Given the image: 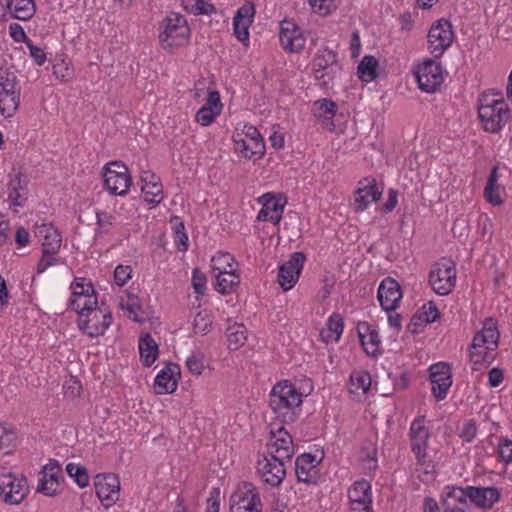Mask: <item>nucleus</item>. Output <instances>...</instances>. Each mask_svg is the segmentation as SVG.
<instances>
[{
	"label": "nucleus",
	"mask_w": 512,
	"mask_h": 512,
	"mask_svg": "<svg viewBox=\"0 0 512 512\" xmlns=\"http://www.w3.org/2000/svg\"><path fill=\"white\" fill-rule=\"evenodd\" d=\"M302 394L285 380L276 384L270 393L269 406L283 424L293 423L300 414Z\"/></svg>",
	"instance_id": "f257e3e1"
},
{
	"label": "nucleus",
	"mask_w": 512,
	"mask_h": 512,
	"mask_svg": "<svg viewBox=\"0 0 512 512\" xmlns=\"http://www.w3.org/2000/svg\"><path fill=\"white\" fill-rule=\"evenodd\" d=\"M71 289L69 307L77 312L80 318L101 308L98 306L97 292L90 281L86 282L85 278H75Z\"/></svg>",
	"instance_id": "f03ea898"
},
{
	"label": "nucleus",
	"mask_w": 512,
	"mask_h": 512,
	"mask_svg": "<svg viewBox=\"0 0 512 512\" xmlns=\"http://www.w3.org/2000/svg\"><path fill=\"white\" fill-rule=\"evenodd\" d=\"M164 30L159 34L164 49L183 46L188 39L190 29L186 19L180 14H171L163 21Z\"/></svg>",
	"instance_id": "7ed1b4c3"
},
{
	"label": "nucleus",
	"mask_w": 512,
	"mask_h": 512,
	"mask_svg": "<svg viewBox=\"0 0 512 512\" xmlns=\"http://www.w3.org/2000/svg\"><path fill=\"white\" fill-rule=\"evenodd\" d=\"M233 142L235 150L244 158L251 159L253 156L261 158L264 154L263 138L253 125L246 124L242 133L234 134Z\"/></svg>",
	"instance_id": "20e7f679"
},
{
	"label": "nucleus",
	"mask_w": 512,
	"mask_h": 512,
	"mask_svg": "<svg viewBox=\"0 0 512 512\" xmlns=\"http://www.w3.org/2000/svg\"><path fill=\"white\" fill-rule=\"evenodd\" d=\"M20 87L13 72H5L0 77V112L6 117H12L20 105Z\"/></svg>",
	"instance_id": "39448f33"
},
{
	"label": "nucleus",
	"mask_w": 512,
	"mask_h": 512,
	"mask_svg": "<svg viewBox=\"0 0 512 512\" xmlns=\"http://www.w3.org/2000/svg\"><path fill=\"white\" fill-rule=\"evenodd\" d=\"M230 512H262V503L256 487L244 482L230 497Z\"/></svg>",
	"instance_id": "423d86ee"
},
{
	"label": "nucleus",
	"mask_w": 512,
	"mask_h": 512,
	"mask_svg": "<svg viewBox=\"0 0 512 512\" xmlns=\"http://www.w3.org/2000/svg\"><path fill=\"white\" fill-rule=\"evenodd\" d=\"M103 177L105 188L114 195H125L132 184L128 168L118 161H113L106 165Z\"/></svg>",
	"instance_id": "0eeeda50"
},
{
	"label": "nucleus",
	"mask_w": 512,
	"mask_h": 512,
	"mask_svg": "<svg viewBox=\"0 0 512 512\" xmlns=\"http://www.w3.org/2000/svg\"><path fill=\"white\" fill-rule=\"evenodd\" d=\"M312 64L315 79L322 88H328L338 69L336 53L327 48L319 50Z\"/></svg>",
	"instance_id": "6e6552de"
},
{
	"label": "nucleus",
	"mask_w": 512,
	"mask_h": 512,
	"mask_svg": "<svg viewBox=\"0 0 512 512\" xmlns=\"http://www.w3.org/2000/svg\"><path fill=\"white\" fill-rule=\"evenodd\" d=\"M456 283V269L452 261L437 263L429 274V284L439 295H448Z\"/></svg>",
	"instance_id": "1a4fd4ad"
},
{
	"label": "nucleus",
	"mask_w": 512,
	"mask_h": 512,
	"mask_svg": "<svg viewBox=\"0 0 512 512\" xmlns=\"http://www.w3.org/2000/svg\"><path fill=\"white\" fill-rule=\"evenodd\" d=\"M454 32L450 21L442 18L437 20L428 33L429 49L434 57H440L453 42Z\"/></svg>",
	"instance_id": "9d476101"
},
{
	"label": "nucleus",
	"mask_w": 512,
	"mask_h": 512,
	"mask_svg": "<svg viewBox=\"0 0 512 512\" xmlns=\"http://www.w3.org/2000/svg\"><path fill=\"white\" fill-rule=\"evenodd\" d=\"M28 492L29 487L25 477H18L12 473L0 475V494L6 503L12 505L19 504Z\"/></svg>",
	"instance_id": "9b49d317"
},
{
	"label": "nucleus",
	"mask_w": 512,
	"mask_h": 512,
	"mask_svg": "<svg viewBox=\"0 0 512 512\" xmlns=\"http://www.w3.org/2000/svg\"><path fill=\"white\" fill-rule=\"evenodd\" d=\"M111 323V312L100 308L79 318L78 327L87 336L94 338L103 335Z\"/></svg>",
	"instance_id": "f8f14e48"
},
{
	"label": "nucleus",
	"mask_w": 512,
	"mask_h": 512,
	"mask_svg": "<svg viewBox=\"0 0 512 512\" xmlns=\"http://www.w3.org/2000/svg\"><path fill=\"white\" fill-rule=\"evenodd\" d=\"M419 88L427 93H433L443 82L442 69L435 60L428 59L418 65L415 70Z\"/></svg>",
	"instance_id": "ddd939ff"
},
{
	"label": "nucleus",
	"mask_w": 512,
	"mask_h": 512,
	"mask_svg": "<svg viewBox=\"0 0 512 512\" xmlns=\"http://www.w3.org/2000/svg\"><path fill=\"white\" fill-rule=\"evenodd\" d=\"M429 372L432 394L437 401H441L446 398L452 385L451 367L446 362H438L429 367Z\"/></svg>",
	"instance_id": "4468645a"
},
{
	"label": "nucleus",
	"mask_w": 512,
	"mask_h": 512,
	"mask_svg": "<svg viewBox=\"0 0 512 512\" xmlns=\"http://www.w3.org/2000/svg\"><path fill=\"white\" fill-rule=\"evenodd\" d=\"M305 260L306 256L303 252H294L289 260L279 267L278 282L284 291L290 290L296 284Z\"/></svg>",
	"instance_id": "2eb2a0df"
},
{
	"label": "nucleus",
	"mask_w": 512,
	"mask_h": 512,
	"mask_svg": "<svg viewBox=\"0 0 512 512\" xmlns=\"http://www.w3.org/2000/svg\"><path fill=\"white\" fill-rule=\"evenodd\" d=\"M94 487L99 500L102 503L106 501V507L111 506L118 500L120 482L115 474H98L95 477Z\"/></svg>",
	"instance_id": "dca6fc26"
},
{
	"label": "nucleus",
	"mask_w": 512,
	"mask_h": 512,
	"mask_svg": "<svg viewBox=\"0 0 512 512\" xmlns=\"http://www.w3.org/2000/svg\"><path fill=\"white\" fill-rule=\"evenodd\" d=\"M279 40L283 49L290 53H299L305 45L300 28L293 21L286 19L281 22Z\"/></svg>",
	"instance_id": "f3484780"
},
{
	"label": "nucleus",
	"mask_w": 512,
	"mask_h": 512,
	"mask_svg": "<svg viewBox=\"0 0 512 512\" xmlns=\"http://www.w3.org/2000/svg\"><path fill=\"white\" fill-rule=\"evenodd\" d=\"M377 298L384 311H394L399 306L402 299L400 284L391 277L385 278L380 283Z\"/></svg>",
	"instance_id": "a211bd4d"
},
{
	"label": "nucleus",
	"mask_w": 512,
	"mask_h": 512,
	"mask_svg": "<svg viewBox=\"0 0 512 512\" xmlns=\"http://www.w3.org/2000/svg\"><path fill=\"white\" fill-rule=\"evenodd\" d=\"M361 187L355 192L354 210L356 212L364 211L372 201L380 200L383 189H379L374 177H365L360 181Z\"/></svg>",
	"instance_id": "6ab92c4d"
},
{
	"label": "nucleus",
	"mask_w": 512,
	"mask_h": 512,
	"mask_svg": "<svg viewBox=\"0 0 512 512\" xmlns=\"http://www.w3.org/2000/svg\"><path fill=\"white\" fill-rule=\"evenodd\" d=\"M411 449L419 463L426 456L427 441L430 437L429 429L425 426V417L416 418L410 427Z\"/></svg>",
	"instance_id": "aec40b11"
},
{
	"label": "nucleus",
	"mask_w": 512,
	"mask_h": 512,
	"mask_svg": "<svg viewBox=\"0 0 512 512\" xmlns=\"http://www.w3.org/2000/svg\"><path fill=\"white\" fill-rule=\"evenodd\" d=\"M255 14V5L253 2H246L238 8L233 18V28L235 37L244 45L249 40V27L253 22Z\"/></svg>",
	"instance_id": "412c9836"
},
{
	"label": "nucleus",
	"mask_w": 512,
	"mask_h": 512,
	"mask_svg": "<svg viewBox=\"0 0 512 512\" xmlns=\"http://www.w3.org/2000/svg\"><path fill=\"white\" fill-rule=\"evenodd\" d=\"M9 13L14 19L30 20L36 13L34 0H0V15Z\"/></svg>",
	"instance_id": "4be33fe9"
},
{
	"label": "nucleus",
	"mask_w": 512,
	"mask_h": 512,
	"mask_svg": "<svg viewBox=\"0 0 512 512\" xmlns=\"http://www.w3.org/2000/svg\"><path fill=\"white\" fill-rule=\"evenodd\" d=\"M258 471L264 482L273 487L279 486L286 475L285 461L265 457L263 462H259Z\"/></svg>",
	"instance_id": "5701e85b"
},
{
	"label": "nucleus",
	"mask_w": 512,
	"mask_h": 512,
	"mask_svg": "<svg viewBox=\"0 0 512 512\" xmlns=\"http://www.w3.org/2000/svg\"><path fill=\"white\" fill-rule=\"evenodd\" d=\"M272 439L270 457H275L276 460L290 461L294 454L293 440L283 427H280L276 432L271 431Z\"/></svg>",
	"instance_id": "b1692460"
},
{
	"label": "nucleus",
	"mask_w": 512,
	"mask_h": 512,
	"mask_svg": "<svg viewBox=\"0 0 512 512\" xmlns=\"http://www.w3.org/2000/svg\"><path fill=\"white\" fill-rule=\"evenodd\" d=\"M316 456L311 453H303L295 460V474L298 482L306 484L316 483L315 468L320 463Z\"/></svg>",
	"instance_id": "393cba45"
},
{
	"label": "nucleus",
	"mask_w": 512,
	"mask_h": 512,
	"mask_svg": "<svg viewBox=\"0 0 512 512\" xmlns=\"http://www.w3.org/2000/svg\"><path fill=\"white\" fill-rule=\"evenodd\" d=\"M468 496L477 507L490 509L499 501L500 492L496 487L468 486Z\"/></svg>",
	"instance_id": "a878e982"
},
{
	"label": "nucleus",
	"mask_w": 512,
	"mask_h": 512,
	"mask_svg": "<svg viewBox=\"0 0 512 512\" xmlns=\"http://www.w3.org/2000/svg\"><path fill=\"white\" fill-rule=\"evenodd\" d=\"M261 199L263 203L257 219L278 224L282 218L284 203H281V200L276 199L271 193L264 194Z\"/></svg>",
	"instance_id": "bb28decb"
},
{
	"label": "nucleus",
	"mask_w": 512,
	"mask_h": 512,
	"mask_svg": "<svg viewBox=\"0 0 512 512\" xmlns=\"http://www.w3.org/2000/svg\"><path fill=\"white\" fill-rule=\"evenodd\" d=\"M357 331L360 343L367 355L375 357L381 353L379 349L381 340L377 330L372 329L367 322H360Z\"/></svg>",
	"instance_id": "cd10ccee"
},
{
	"label": "nucleus",
	"mask_w": 512,
	"mask_h": 512,
	"mask_svg": "<svg viewBox=\"0 0 512 512\" xmlns=\"http://www.w3.org/2000/svg\"><path fill=\"white\" fill-rule=\"evenodd\" d=\"M485 131L499 132L511 119V110L504 98H500V106L495 107L494 113L489 119L479 118Z\"/></svg>",
	"instance_id": "c85d7f7f"
},
{
	"label": "nucleus",
	"mask_w": 512,
	"mask_h": 512,
	"mask_svg": "<svg viewBox=\"0 0 512 512\" xmlns=\"http://www.w3.org/2000/svg\"><path fill=\"white\" fill-rule=\"evenodd\" d=\"M27 184V177L21 171L14 175L10 174L8 198L13 206H23L24 201L27 200Z\"/></svg>",
	"instance_id": "c756f323"
},
{
	"label": "nucleus",
	"mask_w": 512,
	"mask_h": 512,
	"mask_svg": "<svg viewBox=\"0 0 512 512\" xmlns=\"http://www.w3.org/2000/svg\"><path fill=\"white\" fill-rule=\"evenodd\" d=\"M180 374L177 365L174 367L166 366L162 369L154 381V389L157 394H171L177 388L176 375Z\"/></svg>",
	"instance_id": "7c9ffc66"
},
{
	"label": "nucleus",
	"mask_w": 512,
	"mask_h": 512,
	"mask_svg": "<svg viewBox=\"0 0 512 512\" xmlns=\"http://www.w3.org/2000/svg\"><path fill=\"white\" fill-rule=\"evenodd\" d=\"M142 183L141 190L146 196H152L151 199L146 198V201L153 206L160 203L161 199H155L156 196L162 193V184L160 178L151 171H143L140 176Z\"/></svg>",
	"instance_id": "2f4dec72"
},
{
	"label": "nucleus",
	"mask_w": 512,
	"mask_h": 512,
	"mask_svg": "<svg viewBox=\"0 0 512 512\" xmlns=\"http://www.w3.org/2000/svg\"><path fill=\"white\" fill-rule=\"evenodd\" d=\"M370 484L369 482L363 480L356 482L352 488L349 489L348 496L353 505H359L358 509L366 510L369 508L371 504V492H370ZM354 510L357 507H353Z\"/></svg>",
	"instance_id": "473e14b6"
},
{
	"label": "nucleus",
	"mask_w": 512,
	"mask_h": 512,
	"mask_svg": "<svg viewBox=\"0 0 512 512\" xmlns=\"http://www.w3.org/2000/svg\"><path fill=\"white\" fill-rule=\"evenodd\" d=\"M139 352L144 366H151L158 357V345L149 333L139 340Z\"/></svg>",
	"instance_id": "72a5a7b5"
},
{
	"label": "nucleus",
	"mask_w": 512,
	"mask_h": 512,
	"mask_svg": "<svg viewBox=\"0 0 512 512\" xmlns=\"http://www.w3.org/2000/svg\"><path fill=\"white\" fill-rule=\"evenodd\" d=\"M326 330L320 332V336L324 342L338 341L344 328L343 317L338 313H333L326 324Z\"/></svg>",
	"instance_id": "f704fd0d"
},
{
	"label": "nucleus",
	"mask_w": 512,
	"mask_h": 512,
	"mask_svg": "<svg viewBox=\"0 0 512 512\" xmlns=\"http://www.w3.org/2000/svg\"><path fill=\"white\" fill-rule=\"evenodd\" d=\"M214 276L216 278L214 287L221 294L232 292L240 283V277L235 274L234 269H230L225 274L215 273Z\"/></svg>",
	"instance_id": "c9c22d12"
},
{
	"label": "nucleus",
	"mask_w": 512,
	"mask_h": 512,
	"mask_svg": "<svg viewBox=\"0 0 512 512\" xmlns=\"http://www.w3.org/2000/svg\"><path fill=\"white\" fill-rule=\"evenodd\" d=\"M378 60L371 55H365L357 68L358 77L365 82H371L377 77Z\"/></svg>",
	"instance_id": "e433bc0d"
},
{
	"label": "nucleus",
	"mask_w": 512,
	"mask_h": 512,
	"mask_svg": "<svg viewBox=\"0 0 512 512\" xmlns=\"http://www.w3.org/2000/svg\"><path fill=\"white\" fill-rule=\"evenodd\" d=\"M228 348L230 350L236 351L242 345H244L246 341V328L243 324L234 323L232 326H229L226 331Z\"/></svg>",
	"instance_id": "4c0bfd02"
},
{
	"label": "nucleus",
	"mask_w": 512,
	"mask_h": 512,
	"mask_svg": "<svg viewBox=\"0 0 512 512\" xmlns=\"http://www.w3.org/2000/svg\"><path fill=\"white\" fill-rule=\"evenodd\" d=\"M495 347L485 346L476 351H470V361L473 363V369L478 370L482 365H489L495 359Z\"/></svg>",
	"instance_id": "58836bf2"
},
{
	"label": "nucleus",
	"mask_w": 512,
	"mask_h": 512,
	"mask_svg": "<svg viewBox=\"0 0 512 512\" xmlns=\"http://www.w3.org/2000/svg\"><path fill=\"white\" fill-rule=\"evenodd\" d=\"M497 106H500V98L493 99L490 92H483L478 98L479 118L489 119Z\"/></svg>",
	"instance_id": "ea45409f"
},
{
	"label": "nucleus",
	"mask_w": 512,
	"mask_h": 512,
	"mask_svg": "<svg viewBox=\"0 0 512 512\" xmlns=\"http://www.w3.org/2000/svg\"><path fill=\"white\" fill-rule=\"evenodd\" d=\"M212 273L225 274L232 268L234 257L230 253L219 252L216 256L211 259Z\"/></svg>",
	"instance_id": "a19ab883"
},
{
	"label": "nucleus",
	"mask_w": 512,
	"mask_h": 512,
	"mask_svg": "<svg viewBox=\"0 0 512 512\" xmlns=\"http://www.w3.org/2000/svg\"><path fill=\"white\" fill-rule=\"evenodd\" d=\"M66 472L80 488H84L88 485L89 476L86 467L79 464L68 463L66 465Z\"/></svg>",
	"instance_id": "79ce46f5"
},
{
	"label": "nucleus",
	"mask_w": 512,
	"mask_h": 512,
	"mask_svg": "<svg viewBox=\"0 0 512 512\" xmlns=\"http://www.w3.org/2000/svg\"><path fill=\"white\" fill-rule=\"evenodd\" d=\"M479 332L485 336V340L488 342V346L497 348L500 335L496 320L493 318L485 319L483 328Z\"/></svg>",
	"instance_id": "37998d69"
},
{
	"label": "nucleus",
	"mask_w": 512,
	"mask_h": 512,
	"mask_svg": "<svg viewBox=\"0 0 512 512\" xmlns=\"http://www.w3.org/2000/svg\"><path fill=\"white\" fill-rule=\"evenodd\" d=\"M313 109L317 117L332 119L336 113L337 106L332 100L324 98L317 100L313 105Z\"/></svg>",
	"instance_id": "c03bdc74"
},
{
	"label": "nucleus",
	"mask_w": 512,
	"mask_h": 512,
	"mask_svg": "<svg viewBox=\"0 0 512 512\" xmlns=\"http://www.w3.org/2000/svg\"><path fill=\"white\" fill-rule=\"evenodd\" d=\"M449 490L444 494L443 496V502L445 500H449L450 503H455L456 505H459L460 507H464V509L467 508V498L468 496V486L466 488H448Z\"/></svg>",
	"instance_id": "a18cd8bd"
},
{
	"label": "nucleus",
	"mask_w": 512,
	"mask_h": 512,
	"mask_svg": "<svg viewBox=\"0 0 512 512\" xmlns=\"http://www.w3.org/2000/svg\"><path fill=\"white\" fill-rule=\"evenodd\" d=\"M42 474L46 476L51 486H60V480L63 479V476L61 467L56 460H50L49 464L43 467Z\"/></svg>",
	"instance_id": "49530a36"
},
{
	"label": "nucleus",
	"mask_w": 512,
	"mask_h": 512,
	"mask_svg": "<svg viewBox=\"0 0 512 512\" xmlns=\"http://www.w3.org/2000/svg\"><path fill=\"white\" fill-rule=\"evenodd\" d=\"M170 222L174 223L175 244L181 251H186L188 247V236L185 233L184 223L180 221V218L177 216L172 217Z\"/></svg>",
	"instance_id": "de8ad7c7"
},
{
	"label": "nucleus",
	"mask_w": 512,
	"mask_h": 512,
	"mask_svg": "<svg viewBox=\"0 0 512 512\" xmlns=\"http://www.w3.org/2000/svg\"><path fill=\"white\" fill-rule=\"evenodd\" d=\"M350 380L357 389H362L364 393L369 390L371 385V376L364 371L353 372L350 376Z\"/></svg>",
	"instance_id": "09e8293b"
},
{
	"label": "nucleus",
	"mask_w": 512,
	"mask_h": 512,
	"mask_svg": "<svg viewBox=\"0 0 512 512\" xmlns=\"http://www.w3.org/2000/svg\"><path fill=\"white\" fill-rule=\"evenodd\" d=\"M193 327L195 333L207 334L212 327V320L206 314L199 312L194 318Z\"/></svg>",
	"instance_id": "8fccbe9b"
},
{
	"label": "nucleus",
	"mask_w": 512,
	"mask_h": 512,
	"mask_svg": "<svg viewBox=\"0 0 512 512\" xmlns=\"http://www.w3.org/2000/svg\"><path fill=\"white\" fill-rule=\"evenodd\" d=\"M206 275L199 269L194 268L192 272V287L198 295H203L206 291Z\"/></svg>",
	"instance_id": "3c124183"
},
{
	"label": "nucleus",
	"mask_w": 512,
	"mask_h": 512,
	"mask_svg": "<svg viewBox=\"0 0 512 512\" xmlns=\"http://www.w3.org/2000/svg\"><path fill=\"white\" fill-rule=\"evenodd\" d=\"M309 4L321 15L330 14L336 9L335 0H309Z\"/></svg>",
	"instance_id": "603ef678"
},
{
	"label": "nucleus",
	"mask_w": 512,
	"mask_h": 512,
	"mask_svg": "<svg viewBox=\"0 0 512 512\" xmlns=\"http://www.w3.org/2000/svg\"><path fill=\"white\" fill-rule=\"evenodd\" d=\"M187 368L194 375H201L204 369L203 356L200 353L192 354L186 361Z\"/></svg>",
	"instance_id": "864d4df0"
},
{
	"label": "nucleus",
	"mask_w": 512,
	"mask_h": 512,
	"mask_svg": "<svg viewBox=\"0 0 512 512\" xmlns=\"http://www.w3.org/2000/svg\"><path fill=\"white\" fill-rule=\"evenodd\" d=\"M419 311L425 317L424 321H426V323H433L440 317V313L433 301H429L427 304L423 305Z\"/></svg>",
	"instance_id": "5fc2aeb1"
},
{
	"label": "nucleus",
	"mask_w": 512,
	"mask_h": 512,
	"mask_svg": "<svg viewBox=\"0 0 512 512\" xmlns=\"http://www.w3.org/2000/svg\"><path fill=\"white\" fill-rule=\"evenodd\" d=\"M218 116L214 111L210 110L208 107L202 106L196 113V121L200 123L202 126L210 125L214 119Z\"/></svg>",
	"instance_id": "6e6d98bb"
},
{
	"label": "nucleus",
	"mask_w": 512,
	"mask_h": 512,
	"mask_svg": "<svg viewBox=\"0 0 512 512\" xmlns=\"http://www.w3.org/2000/svg\"><path fill=\"white\" fill-rule=\"evenodd\" d=\"M132 269L130 266L118 265L114 271V280L118 286L126 284L127 280L131 277Z\"/></svg>",
	"instance_id": "4d7b16f0"
},
{
	"label": "nucleus",
	"mask_w": 512,
	"mask_h": 512,
	"mask_svg": "<svg viewBox=\"0 0 512 512\" xmlns=\"http://www.w3.org/2000/svg\"><path fill=\"white\" fill-rule=\"evenodd\" d=\"M215 10V7L205 0H196L191 4L190 12L195 15H209Z\"/></svg>",
	"instance_id": "13d9d810"
},
{
	"label": "nucleus",
	"mask_w": 512,
	"mask_h": 512,
	"mask_svg": "<svg viewBox=\"0 0 512 512\" xmlns=\"http://www.w3.org/2000/svg\"><path fill=\"white\" fill-rule=\"evenodd\" d=\"M204 107L210 108V110L214 111L218 115L221 113L223 105L221 103L220 94L218 91H209L207 103L204 105Z\"/></svg>",
	"instance_id": "bf43d9fd"
},
{
	"label": "nucleus",
	"mask_w": 512,
	"mask_h": 512,
	"mask_svg": "<svg viewBox=\"0 0 512 512\" xmlns=\"http://www.w3.org/2000/svg\"><path fill=\"white\" fill-rule=\"evenodd\" d=\"M14 440V432L5 424H0V449L9 447Z\"/></svg>",
	"instance_id": "052dcab7"
},
{
	"label": "nucleus",
	"mask_w": 512,
	"mask_h": 512,
	"mask_svg": "<svg viewBox=\"0 0 512 512\" xmlns=\"http://www.w3.org/2000/svg\"><path fill=\"white\" fill-rule=\"evenodd\" d=\"M425 317L418 310L411 318L410 323L407 326V330L411 334H418L420 328L424 327L427 323L424 321Z\"/></svg>",
	"instance_id": "680f3d73"
},
{
	"label": "nucleus",
	"mask_w": 512,
	"mask_h": 512,
	"mask_svg": "<svg viewBox=\"0 0 512 512\" xmlns=\"http://www.w3.org/2000/svg\"><path fill=\"white\" fill-rule=\"evenodd\" d=\"M9 33L15 42H30L31 40L27 37L24 29L18 23H11L9 26Z\"/></svg>",
	"instance_id": "e2e57ef3"
},
{
	"label": "nucleus",
	"mask_w": 512,
	"mask_h": 512,
	"mask_svg": "<svg viewBox=\"0 0 512 512\" xmlns=\"http://www.w3.org/2000/svg\"><path fill=\"white\" fill-rule=\"evenodd\" d=\"M61 246V238H55L42 243V253L44 257H50L56 254Z\"/></svg>",
	"instance_id": "0e129e2a"
},
{
	"label": "nucleus",
	"mask_w": 512,
	"mask_h": 512,
	"mask_svg": "<svg viewBox=\"0 0 512 512\" xmlns=\"http://www.w3.org/2000/svg\"><path fill=\"white\" fill-rule=\"evenodd\" d=\"M377 448L371 441H365L361 448V459L376 462Z\"/></svg>",
	"instance_id": "69168bd1"
},
{
	"label": "nucleus",
	"mask_w": 512,
	"mask_h": 512,
	"mask_svg": "<svg viewBox=\"0 0 512 512\" xmlns=\"http://www.w3.org/2000/svg\"><path fill=\"white\" fill-rule=\"evenodd\" d=\"M499 456L506 462H512V441L505 439L499 443Z\"/></svg>",
	"instance_id": "338daca9"
},
{
	"label": "nucleus",
	"mask_w": 512,
	"mask_h": 512,
	"mask_svg": "<svg viewBox=\"0 0 512 512\" xmlns=\"http://www.w3.org/2000/svg\"><path fill=\"white\" fill-rule=\"evenodd\" d=\"M220 506V491L217 488H213L210 492V496L207 499L206 512H219Z\"/></svg>",
	"instance_id": "774afa93"
}]
</instances>
